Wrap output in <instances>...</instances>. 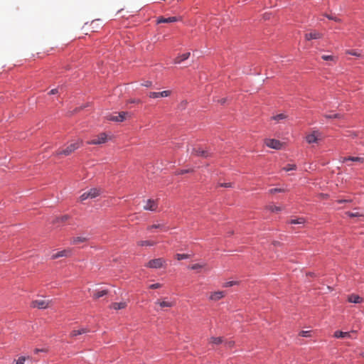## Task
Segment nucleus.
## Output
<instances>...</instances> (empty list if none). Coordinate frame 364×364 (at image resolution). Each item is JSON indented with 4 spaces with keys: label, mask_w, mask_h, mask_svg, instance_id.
Returning <instances> with one entry per match:
<instances>
[{
    "label": "nucleus",
    "mask_w": 364,
    "mask_h": 364,
    "mask_svg": "<svg viewBox=\"0 0 364 364\" xmlns=\"http://www.w3.org/2000/svg\"><path fill=\"white\" fill-rule=\"evenodd\" d=\"M348 301L350 303L359 304L363 301V298L357 294H350L348 298Z\"/></svg>",
    "instance_id": "nucleus-18"
},
{
    "label": "nucleus",
    "mask_w": 364,
    "mask_h": 364,
    "mask_svg": "<svg viewBox=\"0 0 364 364\" xmlns=\"http://www.w3.org/2000/svg\"><path fill=\"white\" fill-rule=\"evenodd\" d=\"M322 59L324 60H333L334 59V57L333 55H322Z\"/></svg>",
    "instance_id": "nucleus-42"
},
{
    "label": "nucleus",
    "mask_w": 364,
    "mask_h": 364,
    "mask_svg": "<svg viewBox=\"0 0 364 364\" xmlns=\"http://www.w3.org/2000/svg\"><path fill=\"white\" fill-rule=\"evenodd\" d=\"M191 154H193L195 156H201L205 158L209 156V154L207 151L202 150L200 148H193Z\"/></svg>",
    "instance_id": "nucleus-15"
},
{
    "label": "nucleus",
    "mask_w": 364,
    "mask_h": 364,
    "mask_svg": "<svg viewBox=\"0 0 364 364\" xmlns=\"http://www.w3.org/2000/svg\"><path fill=\"white\" fill-rule=\"evenodd\" d=\"M107 140V135L102 132L98 134L97 136H95L91 140L88 141L87 143L88 144H93V145H100L102 144H105Z\"/></svg>",
    "instance_id": "nucleus-3"
},
{
    "label": "nucleus",
    "mask_w": 364,
    "mask_h": 364,
    "mask_svg": "<svg viewBox=\"0 0 364 364\" xmlns=\"http://www.w3.org/2000/svg\"><path fill=\"white\" fill-rule=\"evenodd\" d=\"M166 261L163 258H157L151 259L148 263L145 264V267L151 269H159L164 267Z\"/></svg>",
    "instance_id": "nucleus-2"
},
{
    "label": "nucleus",
    "mask_w": 364,
    "mask_h": 364,
    "mask_svg": "<svg viewBox=\"0 0 364 364\" xmlns=\"http://www.w3.org/2000/svg\"><path fill=\"white\" fill-rule=\"evenodd\" d=\"M225 346L232 348L235 345V342L232 341H227L225 343Z\"/></svg>",
    "instance_id": "nucleus-45"
},
{
    "label": "nucleus",
    "mask_w": 364,
    "mask_h": 364,
    "mask_svg": "<svg viewBox=\"0 0 364 364\" xmlns=\"http://www.w3.org/2000/svg\"><path fill=\"white\" fill-rule=\"evenodd\" d=\"M35 353H38V352H44V351H46L45 349H38V348H36L35 349Z\"/></svg>",
    "instance_id": "nucleus-51"
},
{
    "label": "nucleus",
    "mask_w": 364,
    "mask_h": 364,
    "mask_svg": "<svg viewBox=\"0 0 364 364\" xmlns=\"http://www.w3.org/2000/svg\"><path fill=\"white\" fill-rule=\"evenodd\" d=\"M348 161L363 163L364 162V158H363V157L349 156V157H343L341 159V161L342 163H345V162Z\"/></svg>",
    "instance_id": "nucleus-16"
},
{
    "label": "nucleus",
    "mask_w": 364,
    "mask_h": 364,
    "mask_svg": "<svg viewBox=\"0 0 364 364\" xmlns=\"http://www.w3.org/2000/svg\"><path fill=\"white\" fill-rule=\"evenodd\" d=\"M287 116L284 114H279L272 117V119H274L277 122H279L280 120L285 119Z\"/></svg>",
    "instance_id": "nucleus-30"
},
{
    "label": "nucleus",
    "mask_w": 364,
    "mask_h": 364,
    "mask_svg": "<svg viewBox=\"0 0 364 364\" xmlns=\"http://www.w3.org/2000/svg\"><path fill=\"white\" fill-rule=\"evenodd\" d=\"M220 186H221V187H225V188L231 187V183H220Z\"/></svg>",
    "instance_id": "nucleus-49"
},
{
    "label": "nucleus",
    "mask_w": 364,
    "mask_h": 364,
    "mask_svg": "<svg viewBox=\"0 0 364 364\" xmlns=\"http://www.w3.org/2000/svg\"><path fill=\"white\" fill-rule=\"evenodd\" d=\"M209 342L210 343L218 345V344H220V343H221L223 342V340H222V338H220V337H211L210 338V341Z\"/></svg>",
    "instance_id": "nucleus-29"
},
{
    "label": "nucleus",
    "mask_w": 364,
    "mask_h": 364,
    "mask_svg": "<svg viewBox=\"0 0 364 364\" xmlns=\"http://www.w3.org/2000/svg\"><path fill=\"white\" fill-rule=\"evenodd\" d=\"M299 335L303 337H309L311 335V331H302L300 332Z\"/></svg>",
    "instance_id": "nucleus-37"
},
{
    "label": "nucleus",
    "mask_w": 364,
    "mask_h": 364,
    "mask_svg": "<svg viewBox=\"0 0 364 364\" xmlns=\"http://www.w3.org/2000/svg\"><path fill=\"white\" fill-rule=\"evenodd\" d=\"M87 332H89V330L87 328H80L79 330H73V331H71L70 336L71 337H75V336H77L78 335L86 333Z\"/></svg>",
    "instance_id": "nucleus-21"
},
{
    "label": "nucleus",
    "mask_w": 364,
    "mask_h": 364,
    "mask_svg": "<svg viewBox=\"0 0 364 364\" xmlns=\"http://www.w3.org/2000/svg\"><path fill=\"white\" fill-rule=\"evenodd\" d=\"M50 301L48 300L39 299L33 301L31 306L33 308H38L39 309H44L49 306Z\"/></svg>",
    "instance_id": "nucleus-6"
},
{
    "label": "nucleus",
    "mask_w": 364,
    "mask_h": 364,
    "mask_svg": "<svg viewBox=\"0 0 364 364\" xmlns=\"http://www.w3.org/2000/svg\"><path fill=\"white\" fill-rule=\"evenodd\" d=\"M283 192H285V190L283 189V188H272L270 190H269V193L270 194H274L276 193H283Z\"/></svg>",
    "instance_id": "nucleus-34"
},
{
    "label": "nucleus",
    "mask_w": 364,
    "mask_h": 364,
    "mask_svg": "<svg viewBox=\"0 0 364 364\" xmlns=\"http://www.w3.org/2000/svg\"><path fill=\"white\" fill-rule=\"evenodd\" d=\"M87 198H90V196H89V193H87V192H85L84 193H82L80 197V201H83V200H87Z\"/></svg>",
    "instance_id": "nucleus-36"
},
{
    "label": "nucleus",
    "mask_w": 364,
    "mask_h": 364,
    "mask_svg": "<svg viewBox=\"0 0 364 364\" xmlns=\"http://www.w3.org/2000/svg\"><path fill=\"white\" fill-rule=\"evenodd\" d=\"M324 117L327 119H331V118H340L341 115L339 114H326Z\"/></svg>",
    "instance_id": "nucleus-38"
},
{
    "label": "nucleus",
    "mask_w": 364,
    "mask_h": 364,
    "mask_svg": "<svg viewBox=\"0 0 364 364\" xmlns=\"http://www.w3.org/2000/svg\"><path fill=\"white\" fill-rule=\"evenodd\" d=\"M346 53H348L349 55H355V56H360V54L358 53V52H356L355 50H348L346 52Z\"/></svg>",
    "instance_id": "nucleus-43"
},
{
    "label": "nucleus",
    "mask_w": 364,
    "mask_h": 364,
    "mask_svg": "<svg viewBox=\"0 0 364 364\" xmlns=\"http://www.w3.org/2000/svg\"><path fill=\"white\" fill-rule=\"evenodd\" d=\"M189 257H190V255L188 254H176V258L178 260L188 259Z\"/></svg>",
    "instance_id": "nucleus-33"
},
{
    "label": "nucleus",
    "mask_w": 364,
    "mask_h": 364,
    "mask_svg": "<svg viewBox=\"0 0 364 364\" xmlns=\"http://www.w3.org/2000/svg\"><path fill=\"white\" fill-rule=\"evenodd\" d=\"M67 219H68V216L67 215H65V216L61 218V220L62 221L66 220Z\"/></svg>",
    "instance_id": "nucleus-53"
},
{
    "label": "nucleus",
    "mask_w": 364,
    "mask_h": 364,
    "mask_svg": "<svg viewBox=\"0 0 364 364\" xmlns=\"http://www.w3.org/2000/svg\"><path fill=\"white\" fill-rule=\"evenodd\" d=\"M127 306V304L126 301L115 302V303L112 304L111 308H112L115 310H119V309H123L126 308Z\"/></svg>",
    "instance_id": "nucleus-19"
},
{
    "label": "nucleus",
    "mask_w": 364,
    "mask_h": 364,
    "mask_svg": "<svg viewBox=\"0 0 364 364\" xmlns=\"http://www.w3.org/2000/svg\"><path fill=\"white\" fill-rule=\"evenodd\" d=\"M190 56V53H183L178 57H176L173 62L174 63L176 64H178V63H181V62H183V60L188 59Z\"/></svg>",
    "instance_id": "nucleus-20"
},
{
    "label": "nucleus",
    "mask_w": 364,
    "mask_h": 364,
    "mask_svg": "<svg viewBox=\"0 0 364 364\" xmlns=\"http://www.w3.org/2000/svg\"><path fill=\"white\" fill-rule=\"evenodd\" d=\"M70 254H71L70 250H64L59 251V252L53 254L51 256V259H55L61 257H68L70 255Z\"/></svg>",
    "instance_id": "nucleus-13"
},
{
    "label": "nucleus",
    "mask_w": 364,
    "mask_h": 364,
    "mask_svg": "<svg viewBox=\"0 0 364 364\" xmlns=\"http://www.w3.org/2000/svg\"><path fill=\"white\" fill-rule=\"evenodd\" d=\"M161 287H162V284H161L159 283H156V284H151L149 287V289H159V288H161Z\"/></svg>",
    "instance_id": "nucleus-41"
},
{
    "label": "nucleus",
    "mask_w": 364,
    "mask_h": 364,
    "mask_svg": "<svg viewBox=\"0 0 364 364\" xmlns=\"http://www.w3.org/2000/svg\"><path fill=\"white\" fill-rule=\"evenodd\" d=\"M178 19L175 16L168 17V18H164L163 16L159 17L157 19V23H173L177 21Z\"/></svg>",
    "instance_id": "nucleus-17"
},
{
    "label": "nucleus",
    "mask_w": 364,
    "mask_h": 364,
    "mask_svg": "<svg viewBox=\"0 0 364 364\" xmlns=\"http://www.w3.org/2000/svg\"><path fill=\"white\" fill-rule=\"evenodd\" d=\"M154 229H159L161 231H167L168 228L166 226L164 223H157L151 225L147 226L146 230L149 232H153Z\"/></svg>",
    "instance_id": "nucleus-9"
},
{
    "label": "nucleus",
    "mask_w": 364,
    "mask_h": 364,
    "mask_svg": "<svg viewBox=\"0 0 364 364\" xmlns=\"http://www.w3.org/2000/svg\"><path fill=\"white\" fill-rule=\"evenodd\" d=\"M226 101V99L225 98H222L221 100H220L218 102L221 104H224Z\"/></svg>",
    "instance_id": "nucleus-52"
},
{
    "label": "nucleus",
    "mask_w": 364,
    "mask_h": 364,
    "mask_svg": "<svg viewBox=\"0 0 364 364\" xmlns=\"http://www.w3.org/2000/svg\"><path fill=\"white\" fill-rule=\"evenodd\" d=\"M304 37L306 41H310L312 39L321 38L323 37V34L316 31H314L312 32L306 33Z\"/></svg>",
    "instance_id": "nucleus-11"
},
{
    "label": "nucleus",
    "mask_w": 364,
    "mask_h": 364,
    "mask_svg": "<svg viewBox=\"0 0 364 364\" xmlns=\"http://www.w3.org/2000/svg\"><path fill=\"white\" fill-rule=\"evenodd\" d=\"M58 92V90L57 88L55 89H53L50 91L49 94L50 95H55Z\"/></svg>",
    "instance_id": "nucleus-50"
},
{
    "label": "nucleus",
    "mask_w": 364,
    "mask_h": 364,
    "mask_svg": "<svg viewBox=\"0 0 364 364\" xmlns=\"http://www.w3.org/2000/svg\"><path fill=\"white\" fill-rule=\"evenodd\" d=\"M171 90H164L162 92H151L149 93V97L151 98H157V97H166L171 95Z\"/></svg>",
    "instance_id": "nucleus-10"
},
{
    "label": "nucleus",
    "mask_w": 364,
    "mask_h": 364,
    "mask_svg": "<svg viewBox=\"0 0 364 364\" xmlns=\"http://www.w3.org/2000/svg\"><path fill=\"white\" fill-rule=\"evenodd\" d=\"M128 117H130V114H129V112H121L118 113L116 115H111L108 118V119L111 120V121H114V122H123L125 119H127V118Z\"/></svg>",
    "instance_id": "nucleus-5"
},
{
    "label": "nucleus",
    "mask_w": 364,
    "mask_h": 364,
    "mask_svg": "<svg viewBox=\"0 0 364 364\" xmlns=\"http://www.w3.org/2000/svg\"><path fill=\"white\" fill-rule=\"evenodd\" d=\"M87 240V238L85 237H74L72 240L73 244H78L80 242H84Z\"/></svg>",
    "instance_id": "nucleus-28"
},
{
    "label": "nucleus",
    "mask_w": 364,
    "mask_h": 364,
    "mask_svg": "<svg viewBox=\"0 0 364 364\" xmlns=\"http://www.w3.org/2000/svg\"><path fill=\"white\" fill-rule=\"evenodd\" d=\"M264 143L268 147L274 149H281L282 147V143L274 139H267L265 140Z\"/></svg>",
    "instance_id": "nucleus-7"
},
{
    "label": "nucleus",
    "mask_w": 364,
    "mask_h": 364,
    "mask_svg": "<svg viewBox=\"0 0 364 364\" xmlns=\"http://www.w3.org/2000/svg\"><path fill=\"white\" fill-rule=\"evenodd\" d=\"M363 356L364 357V353H363Z\"/></svg>",
    "instance_id": "nucleus-55"
},
{
    "label": "nucleus",
    "mask_w": 364,
    "mask_h": 364,
    "mask_svg": "<svg viewBox=\"0 0 364 364\" xmlns=\"http://www.w3.org/2000/svg\"><path fill=\"white\" fill-rule=\"evenodd\" d=\"M356 331H350V332H343V331H337L334 333V337L335 338H351V334L352 333H355Z\"/></svg>",
    "instance_id": "nucleus-14"
},
{
    "label": "nucleus",
    "mask_w": 364,
    "mask_h": 364,
    "mask_svg": "<svg viewBox=\"0 0 364 364\" xmlns=\"http://www.w3.org/2000/svg\"><path fill=\"white\" fill-rule=\"evenodd\" d=\"M267 209L272 212H279L282 210V208L276 205H269L267 207Z\"/></svg>",
    "instance_id": "nucleus-32"
},
{
    "label": "nucleus",
    "mask_w": 364,
    "mask_h": 364,
    "mask_svg": "<svg viewBox=\"0 0 364 364\" xmlns=\"http://www.w3.org/2000/svg\"><path fill=\"white\" fill-rule=\"evenodd\" d=\"M187 101L184 100V101H182L180 105H179V107L181 109H185L186 105H187Z\"/></svg>",
    "instance_id": "nucleus-46"
},
{
    "label": "nucleus",
    "mask_w": 364,
    "mask_h": 364,
    "mask_svg": "<svg viewBox=\"0 0 364 364\" xmlns=\"http://www.w3.org/2000/svg\"><path fill=\"white\" fill-rule=\"evenodd\" d=\"M351 201H352V200H350V199H345V200H337V202L338 203H350Z\"/></svg>",
    "instance_id": "nucleus-48"
},
{
    "label": "nucleus",
    "mask_w": 364,
    "mask_h": 364,
    "mask_svg": "<svg viewBox=\"0 0 364 364\" xmlns=\"http://www.w3.org/2000/svg\"><path fill=\"white\" fill-rule=\"evenodd\" d=\"M158 208V202L156 200L149 199L146 200L144 209L150 211H156Z\"/></svg>",
    "instance_id": "nucleus-8"
},
{
    "label": "nucleus",
    "mask_w": 364,
    "mask_h": 364,
    "mask_svg": "<svg viewBox=\"0 0 364 364\" xmlns=\"http://www.w3.org/2000/svg\"><path fill=\"white\" fill-rule=\"evenodd\" d=\"M82 144V141L80 139L75 140L71 142L70 144L67 146L66 148L59 149L57 152V155H65L69 156L73 152H74L76 149H77Z\"/></svg>",
    "instance_id": "nucleus-1"
},
{
    "label": "nucleus",
    "mask_w": 364,
    "mask_h": 364,
    "mask_svg": "<svg viewBox=\"0 0 364 364\" xmlns=\"http://www.w3.org/2000/svg\"><path fill=\"white\" fill-rule=\"evenodd\" d=\"M205 264H194L190 266L189 268L193 269V270H197V269L203 268V267H205Z\"/></svg>",
    "instance_id": "nucleus-35"
},
{
    "label": "nucleus",
    "mask_w": 364,
    "mask_h": 364,
    "mask_svg": "<svg viewBox=\"0 0 364 364\" xmlns=\"http://www.w3.org/2000/svg\"><path fill=\"white\" fill-rule=\"evenodd\" d=\"M225 295V291H218L212 292L210 295L209 299L213 301H218L223 298Z\"/></svg>",
    "instance_id": "nucleus-12"
},
{
    "label": "nucleus",
    "mask_w": 364,
    "mask_h": 364,
    "mask_svg": "<svg viewBox=\"0 0 364 364\" xmlns=\"http://www.w3.org/2000/svg\"><path fill=\"white\" fill-rule=\"evenodd\" d=\"M151 82H147L146 84H144V85L146 86V87H149V86L151 85Z\"/></svg>",
    "instance_id": "nucleus-54"
},
{
    "label": "nucleus",
    "mask_w": 364,
    "mask_h": 364,
    "mask_svg": "<svg viewBox=\"0 0 364 364\" xmlns=\"http://www.w3.org/2000/svg\"><path fill=\"white\" fill-rule=\"evenodd\" d=\"M156 304H159V306L161 307V308H164V307H172L173 305H174V303L173 302H171V301H156Z\"/></svg>",
    "instance_id": "nucleus-23"
},
{
    "label": "nucleus",
    "mask_w": 364,
    "mask_h": 364,
    "mask_svg": "<svg viewBox=\"0 0 364 364\" xmlns=\"http://www.w3.org/2000/svg\"><path fill=\"white\" fill-rule=\"evenodd\" d=\"M296 169V164H287L286 166L283 168V170L285 171H294Z\"/></svg>",
    "instance_id": "nucleus-31"
},
{
    "label": "nucleus",
    "mask_w": 364,
    "mask_h": 364,
    "mask_svg": "<svg viewBox=\"0 0 364 364\" xmlns=\"http://www.w3.org/2000/svg\"><path fill=\"white\" fill-rule=\"evenodd\" d=\"M346 214L350 217V218H360V217H364V215L363 213H360L359 212H346Z\"/></svg>",
    "instance_id": "nucleus-27"
},
{
    "label": "nucleus",
    "mask_w": 364,
    "mask_h": 364,
    "mask_svg": "<svg viewBox=\"0 0 364 364\" xmlns=\"http://www.w3.org/2000/svg\"><path fill=\"white\" fill-rule=\"evenodd\" d=\"M192 171L191 169H183L178 172V174H184Z\"/></svg>",
    "instance_id": "nucleus-47"
},
{
    "label": "nucleus",
    "mask_w": 364,
    "mask_h": 364,
    "mask_svg": "<svg viewBox=\"0 0 364 364\" xmlns=\"http://www.w3.org/2000/svg\"><path fill=\"white\" fill-rule=\"evenodd\" d=\"M87 193H89V196L90 198H95L97 196H99L100 192L96 188H92L89 191H87Z\"/></svg>",
    "instance_id": "nucleus-25"
},
{
    "label": "nucleus",
    "mask_w": 364,
    "mask_h": 364,
    "mask_svg": "<svg viewBox=\"0 0 364 364\" xmlns=\"http://www.w3.org/2000/svg\"><path fill=\"white\" fill-rule=\"evenodd\" d=\"M107 294V290L97 291L93 294V298L95 299H97Z\"/></svg>",
    "instance_id": "nucleus-24"
},
{
    "label": "nucleus",
    "mask_w": 364,
    "mask_h": 364,
    "mask_svg": "<svg viewBox=\"0 0 364 364\" xmlns=\"http://www.w3.org/2000/svg\"><path fill=\"white\" fill-rule=\"evenodd\" d=\"M321 139V134L318 131H314L306 136V140L309 144L316 143Z\"/></svg>",
    "instance_id": "nucleus-4"
},
{
    "label": "nucleus",
    "mask_w": 364,
    "mask_h": 364,
    "mask_svg": "<svg viewBox=\"0 0 364 364\" xmlns=\"http://www.w3.org/2000/svg\"><path fill=\"white\" fill-rule=\"evenodd\" d=\"M156 244V242L152 240H139L137 242V245L144 247V246H154Z\"/></svg>",
    "instance_id": "nucleus-22"
},
{
    "label": "nucleus",
    "mask_w": 364,
    "mask_h": 364,
    "mask_svg": "<svg viewBox=\"0 0 364 364\" xmlns=\"http://www.w3.org/2000/svg\"><path fill=\"white\" fill-rule=\"evenodd\" d=\"M26 360L25 357H20L16 361V364H24V362Z\"/></svg>",
    "instance_id": "nucleus-44"
},
{
    "label": "nucleus",
    "mask_w": 364,
    "mask_h": 364,
    "mask_svg": "<svg viewBox=\"0 0 364 364\" xmlns=\"http://www.w3.org/2000/svg\"><path fill=\"white\" fill-rule=\"evenodd\" d=\"M236 282H234V281H230V282H225L224 284H223V287H232L235 284H236Z\"/></svg>",
    "instance_id": "nucleus-40"
},
{
    "label": "nucleus",
    "mask_w": 364,
    "mask_h": 364,
    "mask_svg": "<svg viewBox=\"0 0 364 364\" xmlns=\"http://www.w3.org/2000/svg\"><path fill=\"white\" fill-rule=\"evenodd\" d=\"M305 219L304 218H298L296 219H292L289 221V223L290 224H293V225H295V224H299V225H301V224H304L305 223Z\"/></svg>",
    "instance_id": "nucleus-26"
},
{
    "label": "nucleus",
    "mask_w": 364,
    "mask_h": 364,
    "mask_svg": "<svg viewBox=\"0 0 364 364\" xmlns=\"http://www.w3.org/2000/svg\"><path fill=\"white\" fill-rule=\"evenodd\" d=\"M325 16H326L328 19L333 20V21H334L336 22H340L341 21L340 18H338L334 17V16H331V15L326 14Z\"/></svg>",
    "instance_id": "nucleus-39"
}]
</instances>
